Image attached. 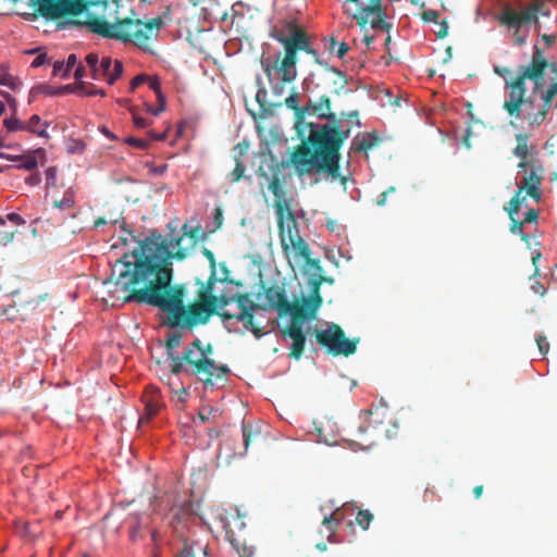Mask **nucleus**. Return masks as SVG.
<instances>
[{"label":"nucleus","mask_w":557,"mask_h":557,"mask_svg":"<svg viewBox=\"0 0 557 557\" xmlns=\"http://www.w3.org/2000/svg\"><path fill=\"white\" fill-rule=\"evenodd\" d=\"M168 358L171 361V373L180 374L181 372L185 371L186 366H184V354L182 356H178L175 352H169Z\"/></svg>","instance_id":"c9c22d12"},{"label":"nucleus","mask_w":557,"mask_h":557,"mask_svg":"<svg viewBox=\"0 0 557 557\" xmlns=\"http://www.w3.org/2000/svg\"><path fill=\"white\" fill-rule=\"evenodd\" d=\"M341 521H342V518H337L336 512H333L332 515L324 517V519L322 521V525L325 527L329 532V534H327L329 541H332V537L337 532Z\"/></svg>","instance_id":"2f4dec72"},{"label":"nucleus","mask_w":557,"mask_h":557,"mask_svg":"<svg viewBox=\"0 0 557 557\" xmlns=\"http://www.w3.org/2000/svg\"><path fill=\"white\" fill-rule=\"evenodd\" d=\"M285 106L295 112L297 123H300L306 117L305 106L300 107L298 103L297 92H292L284 101Z\"/></svg>","instance_id":"bb28decb"},{"label":"nucleus","mask_w":557,"mask_h":557,"mask_svg":"<svg viewBox=\"0 0 557 557\" xmlns=\"http://www.w3.org/2000/svg\"><path fill=\"white\" fill-rule=\"evenodd\" d=\"M440 14L435 10H424L421 13V20L424 23H437Z\"/></svg>","instance_id":"de8ad7c7"},{"label":"nucleus","mask_w":557,"mask_h":557,"mask_svg":"<svg viewBox=\"0 0 557 557\" xmlns=\"http://www.w3.org/2000/svg\"><path fill=\"white\" fill-rule=\"evenodd\" d=\"M544 169L541 164H532L528 173L522 177L518 189L513 197L510 199L511 210L519 211L521 206L527 199L523 191L527 193L532 199L539 201L542 197L541 184L543 181Z\"/></svg>","instance_id":"ddd939ff"},{"label":"nucleus","mask_w":557,"mask_h":557,"mask_svg":"<svg viewBox=\"0 0 557 557\" xmlns=\"http://www.w3.org/2000/svg\"><path fill=\"white\" fill-rule=\"evenodd\" d=\"M531 289L540 296H544L546 294V288L541 282H535L534 284H532Z\"/></svg>","instance_id":"338daca9"},{"label":"nucleus","mask_w":557,"mask_h":557,"mask_svg":"<svg viewBox=\"0 0 557 557\" xmlns=\"http://www.w3.org/2000/svg\"><path fill=\"white\" fill-rule=\"evenodd\" d=\"M196 350L199 354H202L203 356H211L213 354V346L212 344H207L206 346H202V343L199 338H196L191 344L188 345L186 349Z\"/></svg>","instance_id":"58836bf2"},{"label":"nucleus","mask_w":557,"mask_h":557,"mask_svg":"<svg viewBox=\"0 0 557 557\" xmlns=\"http://www.w3.org/2000/svg\"><path fill=\"white\" fill-rule=\"evenodd\" d=\"M147 79L146 75H137L131 81V91H135L137 87H139Z\"/></svg>","instance_id":"e2e57ef3"},{"label":"nucleus","mask_w":557,"mask_h":557,"mask_svg":"<svg viewBox=\"0 0 557 557\" xmlns=\"http://www.w3.org/2000/svg\"><path fill=\"white\" fill-rule=\"evenodd\" d=\"M535 61L544 63L543 72H542V78H541L540 85H539V88L543 89L544 84H545L544 75H545V71L547 69H549V71L552 73L556 74V77H557V62H548L547 59L544 55L543 49L541 47H539L537 44H535L534 47H533V52H532V57H531L530 62L528 64H524L523 66H530Z\"/></svg>","instance_id":"412c9836"},{"label":"nucleus","mask_w":557,"mask_h":557,"mask_svg":"<svg viewBox=\"0 0 557 557\" xmlns=\"http://www.w3.org/2000/svg\"><path fill=\"white\" fill-rule=\"evenodd\" d=\"M65 71L62 73V78H67L70 76L71 70L77 64L76 54L72 53L67 57Z\"/></svg>","instance_id":"864d4df0"},{"label":"nucleus","mask_w":557,"mask_h":557,"mask_svg":"<svg viewBox=\"0 0 557 557\" xmlns=\"http://www.w3.org/2000/svg\"><path fill=\"white\" fill-rule=\"evenodd\" d=\"M517 145L513 149V154L519 159H528L529 157H532L534 153H536L535 146H530V135L528 133H517L515 135Z\"/></svg>","instance_id":"4be33fe9"},{"label":"nucleus","mask_w":557,"mask_h":557,"mask_svg":"<svg viewBox=\"0 0 557 557\" xmlns=\"http://www.w3.org/2000/svg\"><path fill=\"white\" fill-rule=\"evenodd\" d=\"M236 549L240 557H253L255 552L250 546L243 544L242 546H236Z\"/></svg>","instance_id":"bf43d9fd"},{"label":"nucleus","mask_w":557,"mask_h":557,"mask_svg":"<svg viewBox=\"0 0 557 557\" xmlns=\"http://www.w3.org/2000/svg\"><path fill=\"white\" fill-rule=\"evenodd\" d=\"M234 302L237 304L240 311H255L256 309L261 308L260 305H257L251 300L247 293L234 295Z\"/></svg>","instance_id":"c85d7f7f"},{"label":"nucleus","mask_w":557,"mask_h":557,"mask_svg":"<svg viewBox=\"0 0 557 557\" xmlns=\"http://www.w3.org/2000/svg\"><path fill=\"white\" fill-rule=\"evenodd\" d=\"M550 1L533 0L521 9L508 4L502 9L498 22L511 32L515 46L521 47L527 44L531 25L537 33L541 30L540 16H550Z\"/></svg>","instance_id":"39448f33"},{"label":"nucleus","mask_w":557,"mask_h":557,"mask_svg":"<svg viewBox=\"0 0 557 557\" xmlns=\"http://www.w3.org/2000/svg\"><path fill=\"white\" fill-rule=\"evenodd\" d=\"M15 231L9 230L5 225V221L0 216V246L7 245L13 240Z\"/></svg>","instance_id":"4c0bfd02"},{"label":"nucleus","mask_w":557,"mask_h":557,"mask_svg":"<svg viewBox=\"0 0 557 557\" xmlns=\"http://www.w3.org/2000/svg\"><path fill=\"white\" fill-rule=\"evenodd\" d=\"M157 99L160 104L159 108L158 109L149 108V112H151L156 116L165 110V97L163 96L162 91H159L157 94Z\"/></svg>","instance_id":"6e6d98bb"},{"label":"nucleus","mask_w":557,"mask_h":557,"mask_svg":"<svg viewBox=\"0 0 557 557\" xmlns=\"http://www.w3.org/2000/svg\"><path fill=\"white\" fill-rule=\"evenodd\" d=\"M505 210L508 212L509 214V219H510V232L512 234H518L521 238V240H523L524 243H527L528 245L530 244V236L525 233H523V225L524 223L522 221H519L518 219L515 218V214L518 213V211H512L511 210V205L510 202L508 203V206L505 207Z\"/></svg>","instance_id":"393cba45"},{"label":"nucleus","mask_w":557,"mask_h":557,"mask_svg":"<svg viewBox=\"0 0 557 557\" xmlns=\"http://www.w3.org/2000/svg\"><path fill=\"white\" fill-rule=\"evenodd\" d=\"M40 116L35 114L33 115L27 123H25L26 131L37 134L40 137H48V133L46 131L47 123H45V127L37 131L36 127L40 124Z\"/></svg>","instance_id":"e433bc0d"},{"label":"nucleus","mask_w":557,"mask_h":557,"mask_svg":"<svg viewBox=\"0 0 557 557\" xmlns=\"http://www.w3.org/2000/svg\"><path fill=\"white\" fill-rule=\"evenodd\" d=\"M143 400L145 403V412L141 416L139 423L151 420L154 416H157L162 406L160 401V393L154 387L145 392Z\"/></svg>","instance_id":"aec40b11"},{"label":"nucleus","mask_w":557,"mask_h":557,"mask_svg":"<svg viewBox=\"0 0 557 557\" xmlns=\"http://www.w3.org/2000/svg\"><path fill=\"white\" fill-rule=\"evenodd\" d=\"M77 92H81L85 96H101L106 97L107 92L103 89H99L94 85H87L84 82H78L76 86H73V89Z\"/></svg>","instance_id":"473e14b6"},{"label":"nucleus","mask_w":557,"mask_h":557,"mask_svg":"<svg viewBox=\"0 0 557 557\" xmlns=\"http://www.w3.org/2000/svg\"><path fill=\"white\" fill-rule=\"evenodd\" d=\"M200 554L206 555V547L200 543H184V547L176 557H198Z\"/></svg>","instance_id":"c756f323"},{"label":"nucleus","mask_w":557,"mask_h":557,"mask_svg":"<svg viewBox=\"0 0 557 557\" xmlns=\"http://www.w3.org/2000/svg\"><path fill=\"white\" fill-rule=\"evenodd\" d=\"M315 339L321 347H325L327 349L329 354L333 356L343 355L345 357L356 352L357 344L359 342V338H347L343 329L334 323L329 325L325 330H317Z\"/></svg>","instance_id":"f8f14e48"},{"label":"nucleus","mask_w":557,"mask_h":557,"mask_svg":"<svg viewBox=\"0 0 557 557\" xmlns=\"http://www.w3.org/2000/svg\"><path fill=\"white\" fill-rule=\"evenodd\" d=\"M494 72L498 75V76H502L505 78V82L506 81H509L508 78H506L508 75H511L512 74V71L508 67H500V66H496L494 69Z\"/></svg>","instance_id":"69168bd1"},{"label":"nucleus","mask_w":557,"mask_h":557,"mask_svg":"<svg viewBox=\"0 0 557 557\" xmlns=\"http://www.w3.org/2000/svg\"><path fill=\"white\" fill-rule=\"evenodd\" d=\"M183 234L169 243L161 234L151 233L138 243L132 253H124L115 261L111 277L103 284L113 283L125 293L123 302L148 305L166 313L164 325L171 329L194 330L207 324L214 314L224 311L214 310L211 297L214 294L199 289L195 301L185 305L187 287L173 283L172 260H183L189 247H183L185 236L190 239V247L197 239L198 228L188 230L185 223Z\"/></svg>","instance_id":"f257e3e1"},{"label":"nucleus","mask_w":557,"mask_h":557,"mask_svg":"<svg viewBox=\"0 0 557 557\" xmlns=\"http://www.w3.org/2000/svg\"><path fill=\"white\" fill-rule=\"evenodd\" d=\"M0 85L7 86L12 90H17L22 85L17 77H14L9 73L8 63H1L0 65Z\"/></svg>","instance_id":"a878e982"},{"label":"nucleus","mask_w":557,"mask_h":557,"mask_svg":"<svg viewBox=\"0 0 557 557\" xmlns=\"http://www.w3.org/2000/svg\"><path fill=\"white\" fill-rule=\"evenodd\" d=\"M344 12L356 20L360 28L370 23L373 29L389 32L392 24L386 21V9L382 0H345Z\"/></svg>","instance_id":"9b49d317"},{"label":"nucleus","mask_w":557,"mask_h":557,"mask_svg":"<svg viewBox=\"0 0 557 557\" xmlns=\"http://www.w3.org/2000/svg\"><path fill=\"white\" fill-rule=\"evenodd\" d=\"M543 62H533L530 66H519L518 74L506 81V89H508L507 99L503 103V109L510 117L509 124L513 128L534 129L540 127L547 117L532 97H527V81L532 83L533 95L542 89L539 88L542 78Z\"/></svg>","instance_id":"7ed1b4c3"},{"label":"nucleus","mask_w":557,"mask_h":557,"mask_svg":"<svg viewBox=\"0 0 557 557\" xmlns=\"http://www.w3.org/2000/svg\"><path fill=\"white\" fill-rule=\"evenodd\" d=\"M242 433L244 448L239 451H234V456L243 457L246 454L249 445L261 438L260 432L255 430L250 424L243 423Z\"/></svg>","instance_id":"5701e85b"},{"label":"nucleus","mask_w":557,"mask_h":557,"mask_svg":"<svg viewBox=\"0 0 557 557\" xmlns=\"http://www.w3.org/2000/svg\"><path fill=\"white\" fill-rule=\"evenodd\" d=\"M233 449V445H232V441L231 440H227L225 441L221 448H220V454L219 456L222 457L224 455L225 457V460L227 462H230L231 458L233 457V455L230 454V451Z\"/></svg>","instance_id":"603ef678"},{"label":"nucleus","mask_w":557,"mask_h":557,"mask_svg":"<svg viewBox=\"0 0 557 557\" xmlns=\"http://www.w3.org/2000/svg\"><path fill=\"white\" fill-rule=\"evenodd\" d=\"M73 89V86L72 85H66L64 87H58V88H54V87H51V86H48V85H41V86H38V87H35L32 89V94L35 95V94H46V95H49V96H57V95H60L66 90H72Z\"/></svg>","instance_id":"72a5a7b5"},{"label":"nucleus","mask_w":557,"mask_h":557,"mask_svg":"<svg viewBox=\"0 0 557 557\" xmlns=\"http://www.w3.org/2000/svg\"><path fill=\"white\" fill-rule=\"evenodd\" d=\"M58 169L50 166L46 170V184L47 186H55L57 184Z\"/></svg>","instance_id":"09e8293b"},{"label":"nucleus","mask_w":557,"mask_h":557,"mask_svg":"<svg viewBox=\"0 0 557 557\" xmlns=\"http://www.w3.org/2000/svg\"><path fill=\"white\" fill-rule=\"evenodd\" d=\"M298 51H305L314 59L315 63L323 65L325 75L335 76L338 77L342 83L345 82L344 74L339 70L329 66L320 60L318 52L311 47L306 32L302 33L300 39L290 45L287 55L277 53L272 63L269 60L261 61L262 70L269 82H272L274 71L277 72L284 83H293L297 78Z\"/></svg>","instance_id":"423d86ee"},{"label":"nucleus","mask_w":557,"mask_h":557,"mask_svg":"<svg viewBox=\"0 0 557 557\" xmlns=\"http://www.w3.org/2000/svg\"><path fill=\"white\" fill-rule=\"evenodd\" d=\"M85 61L91 70V77H92L94 73H95V69L99 67L101 60L99 59V55L97 53L91 52L86 55Z\"/></svg>","instance_id":"49530a36"},{"label":"nucleus","mask_w":557,"mask_h":557,"mask_svg":"<svg viewBox=\"0 0 557 557\" xmlns=\"http://www.w3.org/2000/svg\"><path fill=\"white\" fill-rule=\"evenodd\" d=\"M3 123L9 132L26 131L25 123L18 119H5Z\"/></svg>","instance_id":"a18cd8bd"},{"label":"nucleus","mask_w":557,"mask_h":557,"mask_svg":"<svg viewBox=\"0 0 557 557\" xmlns=\"http://www.w3.org/2000/svg\"><path fill=\"white\" fill-rule=\"evenodd\" d=\"M232 302H234V295H228L226 293H221L220 295L211 297V305H213L214 310L218 311H221V309Z\"/></svg>","instance_id":"f704fd0d"},{"label":"nucleus","mask_w":557,"mask_h":557,"mask_svg":"<svg viewBox=\"0 0 557 557\" xmlns=\"http://www.w3.org/2000/svg\"><path fill=\"white\" fill-rule=\"evenodd\" d=\"M66 64L64 61H55L53 63V76H60L62 77V73L65 71Z\"/></svg>","instance_id":"052dcab7"},{"label":"nucleus","mask_w":557,"mask_h":557,"mask_svg":"<svg viewBox=\"0 0 557 557\" xmlns=\"http://www.w3.org/2000/svg\"><path fill=\"white\" fill-rule=\"evenodd\" d=\"M448 35V22L443 20L440 23L438 30L436 32V36L441 39L445 38Z\"/></svg>","instance_id":"680f3d73"},{"label":"nucleus","mask_w":557,"mask_h":557,"mask_svg":"<svg viewBox=\"0 0 557 557\" xmlns=\"http://www.w3.org/2000/svg\"><path fill=\"white\" fill-rule=\"evenodd\" d=\"M278 234L283 252L288 258L293 252L296 260H302L309 269L318 274L323 272L319 259L311 258V250L307 242L300 236L294 213H288L285 220L277 222Z\"/></svg>","instance_id":"1a4fd4ad"},{"label":"nucleus","mask_w":557,"mask_h":557,"mask_svg":"<svg viewBox=\"0 0 557 557\" xmlns=\"http://www.w3.org/2000/svg\"><path fill=\"white\" fill-rule=\"evenodd\" d=\"M306 116L312 115L321 120L333 121L332 125H338L335 114L332 112L331 98L329 96H321L317 100H309L305 106Z\"/></svg>","instance_id":"f3484780"},{"label":"nucleus","mask_w":557,"mask_h":557,"mask_svg":"<svg viewBox=\"0 0 557 557\" xmlns=\"http://www.w3.org/2000/svg\"><path fill=\"white\" fill-rule=\"evenodd\" d=\"M92 4V0H29V5L34 8V12L24 13L23 17L27 21H34L41 16L50 21H57L63 17L78 16L88 11Z\"/></svg>","instance_id":"9d476101"},{"label":"nucleus","mask_w":557,"mask_h":557,"mask_svg":"<svg viewBox=\"0 0 557 557\" xmlns=\"http://www.w3.org/2000/svg\"><path fill=\"white\" fill-rule=\"evenodd\" d=\"M75 206V193L72 188H69L62 199L54 200L53 207L59 210H69L73 209Z\"/></svg>","instance_id":"7c9ffc66"},{"label":"nucleus","mask_w":557,"mask_h":557,"mask_svg":"<svg viewBox=\"0 0 557 557\" xmlns=\"http://www.w3.org/2000/svg\"><path fill=\"white\" fill-rule=\"evenodd\" d=\"M536 344L539 347V350L542 355H546L549 350V343L547 342L546 336L544 335H537L536 336Z\"/></svg>","instance_id":"5fc2aeb1"},{"label":"nucleus","mask_w":557,"mask_h":557,"mask_svg":"<svg viewBox=\"0 0 557 557\" xmlns=\"http://www.w3.org/2000/svg\"><path fill=\"white\" fill-rule=\"evenodd\" d=\"M214 412V409L210 406H205V407H201L199 409V412H198V418L202 421V422H210L211 421V417Z\"/></svg>","instance_id":"3c124183"},{"label":"nucleus","mask_w":557,"mask_h":557,"mask_svg":"<svg viewBox=\"0 0 557 557\" xmlns=\"http://www.w3.org/2000/svg\"><path fill=\"white\" fill-rule=\"evenodd\" d=\"M149 139L146 138H136V137H128L126 138V143L135 148L138 149H146L150 143V140H163L165 138L164 134H156L152 131L148 132Z\"/></svg>","instance_id":"cd10ccee"},{"label":"nucleus","mask_w":557,"mask_h":557,"mask_svg":"<svg viewBox=\"0 0 557 557\" xmlns=\"http://www.w3.org/2000/svg\"><path fill=\"white\" fill-rule=\"evenodd\" d=\"M546 91H548V95H553L554 97L557 95V77H555L548 88L546 89Z\"/></svg>","instance_id":"774afa93"},{"label":"nucleus","mask_w":557,"mask_h":557,"mask_svg":"<svg viewBox=\"0 0 557 557\" xmlns=\"http://www.w3.org/2000/svg\"><path fill=\"white\" fill-rule=\"evenodd\" d=\"M310 134L307 143L295 147L289 157L290 164L299 176L312 172L324 173L331 180H338L346 185L347 176L341 175L339 150L350 136V128L343 131L337 125L309 124Z\"/></svg>","instance_id":"f03ea898"},{"label":"nucleus","mask_w":557,"mask_h":557,"mask_svg":"<svg viewBox=\"0 0 557 557\" xmlns=\"http://www.w3.org/2000/svg\"><path fill=\"white\" fill-rule=\"evenodd\" d=\"M379 144V137L374 134L356 137L352 141L351 149L358 152H367Z\"/></svg>","instance_id":"b1692460"},{"label":"nucleus","mask_w":557,"mask_h":557,"mask_svg":"<svg viewBox=\"0 0 557 557\" xmlns=\"http://www.w3.org/2000/svg\"><path fill=\"white\" fill-rule=\"evenodd\" d=\"M71 23L84 26L89 32L103 38L114 39L123 44H133L144 51L150 50V42L158 39L160 30L165 24L161 16L146 22L139 18L116 17L111 23L104 17L94 14H88L85 21L75 20Z\"/></svg>","instance_id":"20e7f679"},{"label":"nucleus","mask_w":557,"mask_h":557,"mask_svg":"<svg viewBox=\"0 0 557 557\" xmlns=\"http://www.w3.org/2000/svg\"><path fill=\"white\" fill-rule=\"evenodd\" d=\"M182 343V334L180 333H172L168 336L166 343H165V349H166V356H169V352H175V349L181 345Z\"/></svg>","instance_id":"a19ab883"},{"label":"nucleus","mask_w":557,"mask_h":557,"mask_svg":"<svg viewBox=\"0 0 557 557\" xmlns=\"http://www.w3.org/2000/svg\"><path fill=\"white\" fill-rule=\"evenodd\" d=\"M286 27L288 33H286L284 29H273L271 33V37L283 45L285 50L284 55L288 54V48L290 45L300 39L302 33L305 32L292 22H288Z\"/></svg>","instance_id":"6ab92c4d"},{"label":"nucleus","mask_w":557,"mask_h":557,"mask_svg":"<svg viewBox=\"0 0 557 557\" xmlns=\"http://www.w3.org/2000/svg\"><path fill=\"white\" fill-rule=\"evenodd\" d=\"M234 160H235V168L231 173V177H232L233 183H237L243 177H245V175H244L245 166H244V163H243L240 157H234Z\"/></svg>","instance_id":"79ce46f5"},{"label":"nucleus","mask_w":557,"mask_h":557,"mask_svg":"<svg viewBox=\"0 0 557 557\" xmlns=\"http://www.w3.org/2000/svg\"><path fill=\"white\" fill-rule=\"evenodd\" d=\"M184 359L185 372L197 377L205 387L223 386L231 374L227 364L218 363L209 356L197 352L194 348L184 350Z\"/></svg>","instance_id":"6e6552de"},{"label":"nucleus","mask_w":557,"mask_h":557,"mask_svg":"<svg viewBox=\"0 0 557 557\" xmlns=\"http://www.w3.org/2000/svg\"><path fill=\"white\" fill-rule=\"evenodd\" d=\"M269 190L275 197L274 208L277 216V222L285 220L286 216H288V213H293V211L289 208V203L285 199L286 191L277 174L273 175V177L271 178L269 184Z\"/></svg>","instance_id":"dca6fc26"},{"label":"nucleus","mask_w":557,"mask_h":557,"mask_svg":"<svg viewBox=\"0 0 557 557\" xmlns=\"http://www.w3.org/2000/svg\"><path fill=\"white\" fill-rule=\"evenodd\" d=\"M537 219H539V212L535 209H530L525 213L524 219L522 220V222L524 224H527V223H536Z\"/></svg>","instance_id":"13d9d810"},{"label":"nucleus","mask_w":557,"mask_h":557,"mask_svg":"<svg viewBox=\"0 0 557 557\" xmlns=\"http://www.w3.org/2000/svg\"><path fill=\"white\" fill-rule=\"evenodd\" d=\"M541 98H542V102L539 103V104L541 106L542 110L546 114H548V111H549V109L552 107V103H553L554 96L553 95H548V91L545 90L542 94Z\"/></svg>","instance_id":"8fccbe9b"},{"label":"nucleus","mask_w":557,"mask_h":557,"mask_svg":"<svg viewBox=\"0 0 557 557\" xmlns=\"http://www.w3.org/2000/svg\"><path fill=\"white\" fill-rule=\"evenodd\" d=\"M220 317L224 320H237L244 324L246 331H250L256 338H261L265 332L262 327L255 324L253 311H239L238 313L223 312Z\"/></svg>","instance_id":"a211bd4d"},{"label":"nucleus","mask_w":557,"mask_h":557,"mask_svg":"<svg viewBox=\"0 0 557 557\" xmlns=\"http://www.w3.org/2000/svg\"><path fill=\"white\" fill-rule=\"evenodd\" d=\"M318 310H297L296 314L290 318L289 324L282 331L284 336H288L293 343L289 349L288 356L295 360L301 358L305 345H306V335L302 330V324L306 321H310L315 319Z\"/></svg>","instance_id":"4468645a"},{"label":"nucleus","mask_w":557,"mask_h":557,"mask_svg":"<svg viewBox=\"0 0 557 557\" xmlns=\"http://www.w3.org/2000/svg\"><path fill=\"white\" fill-rule=\"evenodd\" d=\"M332 278H326L320 275L319 278L313 280L310 295L304 297L300 302L289 301L287 298L286 290L283 286L274 284L268 287H263V296L265 299L263 309L275 310L280 317L289 314L290 318L296 314L297 310L307 311L319 310L323 299L320 294V286L322 282H332Z\"/></svg>","instance_id":"0eeeda50"},{"label":"nucleus","mask_w":557,"mask_h":557,"mask_svg":"<svg viewBox=\"0 0 557 557\" xmlns=\"http://www.w3.org/2000/svg\"><path fill=\"white\" fill-rule=\"evenodd\" d=\"M329 50L330 52H334L338 58H343L349 50V47L345 42L338 44L334 38H331Z\"/></svg>","instance_id":"37998d69"},{"label":"nucleus","mask_w":557,"mask_h":557,"mask_svg":"<svg viewBox=\"0 0 557 557\" xmlns=\"http://www.w3.org/2000/svg\"><path fill=\"white\" fill-rule=\"evenodd\" d=\"M48 61H49V59H48L47 53L46 52H39L37 54V57L33 60L32 67L37 69V67L44 65L45 63H47Z\"/></svg>","instance_id":"4d7b16f0"},{"label":"nucleus","mask_w":557,"mask_h":557,"mask_svg":"<svg viewBox=\"0 0 557 557\" xmlns=\"http://www.w3.org/2000/svg\"><path fill=\"white\" fill-rule=\"evenodd\" d=\"M372 520H373V515L367 509L359 510L356 516L357 524L360 525L363 530H367L369 528Z\"/></svg>","instance_id":"ea45409f"},{"label":"nucleus","mask_w":557,"mask_h":557,"mask_svg":"<svg viewBox=\"0 0 557 557\" xmlns=\"http://www.w3.org/2000/svg\"><path fill=\"white\" fill-rule=\"evenodd\" d=\"M133 121H134L135 127H137V128H145L150 124V121H148L147 119H145L143 116H138V115H134Z\"/></svg>","instance_id":"0e129e2a"},{"label":"nucleus","mask_w":557,"mask_h":557,"mask_svg":"<svg viewBox=\"0 0 557 557\" xmlns=\"http://www.w3.org/2000/svg\"><path fill=\"white\" fill-rule=\"evenodd\" d=\"M123 63L120 60H113L111 57H102L100 65L95 69L94 79H106L109 85H113L123 74Z\"/></svg>","instance_id":"2eb2a0df"},{"label":"nucleus","mask_w":557,"mask_h":557,"mask_svg":"<svg viewBox=\"0 0 557 557\" xmlns=\"http://www.w3.org/2000/svg\"><path fill=\"white\" fill-rule=\"evenodd\" d=\"M21 161L22 162L16 166L17 169L32 171L38 165L37 158L34 153L23 157Z\"/></svg>","instance_id":"c03bdc74"}]
</instances>
